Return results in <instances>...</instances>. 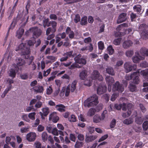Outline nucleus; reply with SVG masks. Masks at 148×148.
<instances>
[{"mask_svg": "<svg viewBox=\"0 0 148 148\" xmlns=\"http://www.w3.org/2000/svg\"><path fill=\"white\" fill-rule=\"evenodd\" d=\"M126 104L125 103H123L122 104H121L119 105H118L117 104H116L115 105V107L117 110H119L122 108V110L125 111L126 110Z\"/></svg>", "mask_w": 148, "mask_h": 148, "instance_id": "nucleus-18", "label": "nucleus"}, {"mask_svg": "<svg viewBox=\"0 0 148 148\" xmlns=\"http://www.w3.org/2000/svg\"><path fill=\"white\" fill-rule=\"evenodd\" d=\"M78 139L80 141H83L84 139V136L82 134H79L77 136Z\"/></svg>", "mask_w": 148, "mask_h": 148, "instance_id": "nucleus-64", "label": "nucleus"}, {"mask_svg": "<svg viewBox=\"0 0 148 148\" xmlns=\"http://www.w3.org/2000/svg\"><path fill=\"white\" fill-rule=\"evenodd\" d=\"M143 127L144 130H146L148 128V121H145L143 124Z\"/></svg>", "mask_w": 148, "mask_h": 148, "instance_id": "nucleus-55", "label": "nucleus"}, {"mask_svg": "<svg viewBox=\"0 0 148 148\" xmlns=\"http://www.w3.org/2000/svg\"><path fill=\"white\" fill-rule=\"evenodd\" d=\"M124 67L126 72L128 73L132 71L136 70L137 68V65L133 64L131 62H127L124 64Z\"/></svg>", "mask_w": 148, "mask_h": 148, "instance_id": "nucleus-5", "label": "nucleus"}, {"mask_svg": "<svg viewBox=\"0 0 148 148\" xmlns=\"http://www.w3.org/2000/svg\"><path fill=\"white\" fill-rule=\"evenodd\" d=\"M140 52L142 55L148 56V49H147L143 47L141 48Z\"/></svg>", "mask_w": 148, "mask_h": 148, "instance_id": "nucleus-27", "label": "nucleus"}, {"mask_svg": "<svg viewBox=\"0 0 148 148\" xmlns=\"http://www.w3.org/2000/svg\"><path fill=\"white\" fill-rule=\"evenodd\" d=\"M83 142L77 140L75 145V148H81L83 147Z\"/></svg>", "mask_w": 148, "mask_h": 148, "instance_id": "nucleus-34", "label": "nucleus"}, {"mask_svg": "<svg viewBox=\"0 0 148 148\" xmlns=\"http://www.w3.org/2000/svg\"><path fill=\"white\" fill-rule=\"evenodd\" d=\"M107 112L106 110L104 111L101 114V116L97 114L95 115L93 118V122L94 123H97L103 120L105 117L104 113L106 114Z\"/></svg>", "mask_w": 148, "mask_h": 148, "instance_id": "nucleus-7", "label": "nucleus"}, {"mask_svg": "<svg viewBox=\"0 0 148 148\" xmlns=\"http://www.w3.org/2000/svg\"><path fill=\"white\" fill-rule=\"evenodd\" d=\"M124 90V88L123 87L118 81H116L113 85L112 90L114 91H118L119 92H122Z\"/></svg>", "mask_w": 148, "mask_h": 148, "instance_id": "nucleus-8", "label": "nucleus"}, {"mask_svg": "<svg viewBox=\"0 0 148 148\" xmlns=\"http://www.w3.org/2000/svg\"><path fill=\"white\" fill-rule=\"evenodd\" d=\"M28 76L27 73H25L20 75L21 78L23 79H26L28 78Z\"/></svg>", "mask_w": 148, "mask_h": 148, "instance_id": "nucleus-58", "label": "nucleus"}, {"mask_svg": "<svg viewBox=\"0 0 148 148\" xmlns=\"http://www.w3.org/2000/svg\"><path fill=\"white\" fill-rule=\"evenodd\" d=\"M116 123V121L114 119H113L110 123V126L111 128H113L115 127V126Z\"/></svg>", "mask_w": 148, "mask_h": 148, "instance_id": "nucleus-57", "label": "nucleus"}, {"mask_svg": "<svg viewBox=\"0 0 148 148\" xmlns=\"http://www.w3.org/2000/svg\"><path fill=\"white\" fill-rule=\"evenodd\" d=\"M26 139L28 141L32 142L34 141L36 137V134L34 132H30L26 135Z\"/></svg>", "mask_w": 148, "mask_h": 148, "instance_id": "nucleus-13", "label": "nucleus"}, {"mask_svg": "<svg viewBox=\"0 0 148 148\" xmlns=\"http://www.w3.org/2000/svg\"><path fill=\"white\" fill-rule=\"evenodd\" d=\"M91 78L93 79L98 80L101 81L103 79L102 76L100 74L99 72L97 71H94L91 75Z\"/></svg>", "mask_w": 148, "mask_h": 148, "instance_id": "nucleus-9", "label": "nucleus"}, {"mask_svg": "<svg viewBox=\"0 0 148 148\" xmlns=\"http://www.w3.org/2000/svg\"><path fill=\"white\" fill-rule=\"evenodd\" d=\"M58 130L56 128L53 129L51 133H52L53 135L58 136Z\"/></svg>", "mask_w": 148, "mask_h": 148, "instance_id": "nucleus-60", "label": "nucleus"}, {"mask_svg": "<svg viewBox=\"0 0 148 148\" xmlns=\"http://www.w3.org/2000/svg\"><path fill=\"white\" fill-rule=\"evenodd\" d=\"M25 44L23 43L21 44L18 47V49L21 50V55L26 59H28L29 57L30 49L27 47Z\"/></svg>", "mask_w": 148, "mask_h": 148, "instance_id": "nucleus-4", "label": "nucleus"}, {"mask_svg": "<svg viewBox=\"0 0 148 148\" xmlns=\"http://www.w3.org/2000/svg\"><path fill=\"white\" fill-rule=\"evenodd\" d=\"M29 16H28L26 18V19L25 18V17L23 18L22 20V22H23L22 24V27H24L25 26L27 23L28 22V20L29 19Z\"/></svg>", "mask_w": 148, "mask_h": 148, "instance_id": "nucleus-47", "label": "nucleus"}, {"mask_svg": "<svg viewBox=\"0 0 148 148\" xmlns=\"http://www.w3.org/2000/svg\"><path fill=\"white\" fill-rule=\"evenodd\" d=\"M87 71L86 70L82 71L79 74V77L82 80H84L87 77Z\"/></svg>", "mask_w": 148, "mask_h": 148, "instance_id": "nucleus-26", "label": "nucleus"}, {"mask_svg": "<svg viewBox=\"0 0 148 148\" xmlns=\"http://www.w3.org/2000/svg\"><path fill=\"white\" fill-rule=\"evenodd\" d=\"M106 90L107 87L106 86H99L97 89V93L99 95L102 94L106 92Z\"/></svg>", "mask_w": 148, "mask_h": 148, "instance_id": "nucleus-16", "label": "nucleus"}, {"mask_svg": "<svg viewBox=\"0 0 148 148\" xmlns=\"http://www.w3.org/2000/svg\"><path fill=\"white\" fill-rule=\"evenodd\" d=\"M140 33L141 37L144 39L146 40L148 38V31L142 32Z\"/></svg>", "mask_w": 148, "mask_h": 148, "instance_id": "nucleus-30", "label": "nucleus"}, {"mask_svg": "<svg viewBox=\"0 0 148 148\" xmlns=\"http://www.w3.org/2000/svg\"><path fill=\"white\" fill-rule=\"evenodd\" d=\"M24 30L22 28H19L16 32V36L18 38L20 39L24 33Z\"/></svg>", "mask_w": 148, "mask_h": 148, "instance_id": "nucleus-20", "label": "nucleus"}, {"mask_svg": "<svg viewBox=\"0 0 148 148\" xmlns=\"http://www.w3.org/2000/svg\"><path fill=\"white\" fill-rule=\"evenodd\" d=\"M11 89V88L7 87L3 91V94L1 95V97L4 98L5 97L7 93Z\"/></svg>", "mask_w": 148, "mask_h": 148, "instance_id": "nucleus-46", "label": "nucleus"}, {"mask_svg": "<svg viewBox=\"0 0 148 148\" xmlns=\"http://www.w3.org/2000/svg\"><path fill=\"white\" fill-rule=\"evenodd\" d=\"M57 23L55 21H49L48 18H45L43 21V26L44 28L49 27L51 25L52 27L48 28L46 30V34L47 35H49L51 32H55L56 30Z\"/></svg>", "mask_w": 148, "mask_h": 148, "instance_id": "nucleus-1", "label": "nucleus"}, {"mask_svg": "<svg viewBox=\"0 0 148 148\" xmlns=\"http://www.w3.org/2000/svg\"><path fill=\"white\" fill-rule=\"evenodd\" d=\"M77 84V81L76 80L74 81L72 83L71 87V91L73 92L76 88V86Z\"/></svg>", "mask_w": 148, "mask_h": 148, "instance_id": "nucleus-41", "label": "nucleus"}, {"mask_svg": "<svg viewBox=\"0 0 148 148\" xmlns=\"http://www.w3.org/2000/svg\"><path fill=\"white\" fill-rule=\"evenodd\" d=\"M108 53L110 55H112L114 52V50L112 45H109L107 48Z\"/></svg>", "mask_w": 148, "mask_h": 148, "instance_id": "nucleus-40", "label": "nucleus"}, {"mask_svg": "<svg viewBox=\"0 0 148 148\" xmlns=\"http://www.w3.org/2000/svg\"><path fill=\"white\" fill-rule=\"evenodd\" d=\"M48 135L45 132H43L42 134V140L44 142L46 141L48 139Z\"/></svg>", "mask_w": 148, "mask_h": 148, "instance_id": "nucleus-43", "label": "nucleus"}, {"mask_svg": "<svg viewBox=\"0 0 148 148\" xmlns=\"http://www.w3.org/2000/svg\"><path fill=\"white\" fill-rule=\"evenodd\" d=\"M108 137V134H106L104 135V136H102L99 140L98 142H100L101 141H102L106 138H107Z\"/></svg>", "mask_w": 148, "mask_h": 148, "instance_id": "nucleus-61", "label": "nucleus"}, {"mask_svg": "<svg viewBox=\"0 0 148 148\" xmlns=\"http://www.w3.org/2000/svg\"><path fill=\"white\" fill-rule=\"evenodd\" d=\"M79 65L75 64H73L70 67H69V68L70 69H75L76 68H78L79 66Z\"/></svg>", "mask_w": 148, "mask_h": 148, "instance_id": "nucleus-63", "label": "nucleus"}, {"mask_svg": "<svg viewBox=\"0 0 148 148\" xmlns=\"http://www.w3.org/2000/svg\"><path fill=\"white\" fill-rule=\"evenodd\" d=\"M16 64L18 66H21L24 65L25 63V60L21 58H18L16 60Z\"/></svg>", "mask_w": 148, "mask_h": 148, "instance_id": "nucleus-32", "label": "nucleus"}, {"mask_svg": "<svg viewBox=\"0 0 148 148\" xmlns=\"http://www.w3.org/2000/svg\"><path fill=\"white\" fill-rule=\"evenodd\" d=\"M46 94L48 95H50L52 92L53 90L52 87L50 86L47 89Z\"/></svg>", "mask_w": 148, "mask_h": 148, "instance_id": "nucleus-56", "label": "nucleus"}, {"mask_svg": "<svg viewBox=\"0 0 148 148\" xmlns=\"http://www.w3.org/2000/svg\"><path fill=\"white\" fill-rule=\"evenodd\" d=\"M49 120H51L54 123H56L59 119V117L57 115L56 112H53L49 116Z\"/></svg>", "mask_w": 148, "mask_h": 148, "instance_id": "nucleus-12", "label": "nucleus"}, {"mask_svg": "<svg viewBox=\"0 0 148 148\" xmlns=\"http://www.w3.org/2000/svg\"><path fill=\"white\" fill-rule=\"evenodd\" d=\"M16 73L15 70L12 68L8 72L9 76L12 79L15 77Z\"/></svg>", "mask_w": 148, "mask_h": 148, "instance_id": "nucleus-24", "label": "nucleus"}, {"mask_svg": "<svg viewBox=\"0 0 148 148\" xmlns=\"http://www.w3.org/2000/svg\"><path fill=\"white\" fill-rule=\"evenodd\" d=\"M133 9L136 10V11L138 13H140L142 9V6L140 5H136L133 7Z\"/></svg>", "mask_w": 148, "mask_h": 148, "instance_id": "nucleus-37", "label": "nucleus"}, {"mask_svg": "<svg viewBox=\"0 0 148 148\" xmlns=\"http://www.w3.org/2000/svg\"><path fill=\"white\" fill-rule=\"evenodd\" d=\"M147 27V25L145 24H142L140 25L138 27V30L140 33H141L142 32L147 31L146 29Z\"/></svg>", "mask_w": 148, "mask_h": 148, "instance_id": "nucleus-25", "label": "nucleus"}, {"mask_svg": "<svg viewBox=\"0 0 148 148\" xmlns=\"http://www.w3.org/2000/svg\"><path fill=\"white\" fill-rule=\"evenodd\" d=\"M73 51H71L66 52V55L67 56H68V57H69L71 58H73L76 56V54L73 53Z\"/></svg>", "mask_w": 148, "mask_h": 148, "instance_id": "nucleus-42", "label": "nucleus"}, {"mask_svg": "<svg viewBox=\"0 0 148 148\" xmlns=\"http://www.w3.org/2000/svg\"><path fill=\"white\" fill-rule=\"evenodd\" d=\"M133 44V42L130 40L125 41L123 44V48L127 49L132 46Z\"/></svg>", "mask_w": 148, "mask_h": 148, "instance_id": "nucleus-21", "label": "nucleus"}, {"mask_svg": "<svg viewBox=\"0 0 148 148\" xmlns=\"http://www.w3.org/2000/svg\"><path fill=\"white\" fill-rule=\"evenodd\" d=\"M133 122L132 119H129L124 120L123 121L124 123L126 125H129L132 123Z\"/></svg>", "mask_w": 148, "mask_h": 148, "instance_id": "nucleus-49", "label": "nucleus"}, {"mask_svg": "<svg viewBox=\"0 0 148 148\" xmlns=\"http://www.w3.org/2000/svg\"><path fill=\"white\" fill-rule=\"evenodd\" d=\"M135 121L137 124L141 125L143 123V120L141 117H136L135 119Z\"/></svg>", "mask_w": 148, "mask_h": 148, "instance_id": "nucleus-36", "label": "nucleus"}, {"mask_svg": "<svg viewBox=\"0 0 148 148\" xmlns=\"http://www.w3.org/2000/svg\"><path fill=\"white\" fill-rule=\"evenodd\" d=\"M96 112V109L94 108H91L88 110L87 113V115L91 116L94 115Z\"/></svg>", "mask_w": 148, "mask_h": 148, "instance_id": "nucleus-29", "label": "nucleus"}, {"mask_svg": "<svg viewBox=\"0 0 148 148\" xmlns=\"http://www.w3.org/2000/svg\"><path fill=\"white\" fill-rule=\"evenodd\" d=\"M140 74L145 79H148V71H142Z\"/></svg>", "mask_w": 148, "mask_h": 148, "instance_id": "nucleus-39", "label": "nucleus"}, {"mask_svg": "<svg viewBox=\"0 0 148 148\" xmlns=\"http://www.w3.org/2000/svg\"><path fill=\"white\" fill-rule=\"evenodd\" d=\"M55 108L57 110L61 112H64L65 111V106L62 104L56 105Z\"/></svg>", "mask_w": 148, "mask_h": 148, "instance_id": "nucleus-19", "label": "nucleus"}, {"mask_svg": "<svg viewBox=\"0 0 148 148\" xmlns=\"http://www.w3.org/2000/svg\"><path fill=\"white\" fill-rule=\"evenodd\" d=\"M121 40V38H119L115 39L113 41V43L116 45H119Z\"/></svg>", "mask_w": 148, "mask_h": 148, "instance_id": "nucleus-53", "label": "nucleus"}, {"mask_svg": "<svg viewBox=\"0 0 148 148\" xmlns=\"http://www.w3.org/2000/svg\"><path fill=\"white\" fill-rule=\"evenodd\" d=\"M81 18L80 15L78 14L75 15V17L74 19V21L75 23H77L80 21Z\"/></svg>", "mask_w": 148, "mask_h": 148, "instance_id": "nucleus-45", "label": "nucleus"}, {"mask_svg": "<svg viewBox=\"0 0 148 148\" xmlns=\"http://www.w3.org/2000/svg\"><path fill=\"white\" fill-rule=\"evenodd\" d=\"M68 120L71 122H75L76 121V118L75 115L72 114L68 118Z\"/></svg>", "mask_w": 148, "mask_h": 148, "instance_id": "nucleus-48", "label": "nucleus"}, {"mask_svg": "<svg viewBox=\"0 0 148 148\" xmlns=\"http://www.w3.org/2000/svg\"><path fill=\"white\" fill-rule=\"evenodd\" d=\"M17 23L16 20L15 19H14L12 22L8 30L12 29L15 27Z\"/></svg>", "mask_w": 148, "mask_h": 148, "instance_id": "nucleus-38", "label": "nucleus"}, {"mask_svg": "<svg viewBox=\"0 0 148 148\" xmlns=\"http://www.w3.org/2000/svg\"><path fill=\"white\" fill-rule=\"evenodd\" d=\"M106 82L109 85H112L114 80L113 77L110 76H107L106 78Z\"/></svg>", "mask_w": 148, "mask_h": 148, "instance_id": "nucleus-23", "label": "nucleus"}, {"mask_svg": "<svg viewBox=\"0 0 148 148\" xmlns=\"http://www.w3.org/2000/svg\"><path fill=\"white\" fill-rule=\"evenodd\" d=\"M29 30L32 31L33 33L32 36L33 38L35 39L38 37L42 33L41 30L37 27H31L29 28Z\"/></svg>", "mask_w": 148, "mask_h": 148, "instance_id": "nucleus-6", "label": "nucleus"}, {"mask_svg": "<svg viewBox=\"0 0 148 148\" xmlns=\"http://www.w3.org/2000/svg\"><path fill=\"white\" fill-rule=\"evenodd\" d=\"M98 47L99 49L102 50L104 48V44L102 41H100L98 43Z\"/></svg>", "mask_w": 148, "mask_h": 148, "instance_id": "nucleus-44", "label": "nucleus"}, {"mask_svg": "<svg viewBox=\"0 0 148 148\" xmlns=\"http://www.w3.org/2000/svg\"><path fill=\"white\" fill-rule=\"evenodd\" d=\"M98 97L96 94H94L89 97L84 102V105L89 108L96 105L98 103Z\"/></svg>", "mask_w": 148, "mask_h": 148, "instance_id": "nucleus-3", "label": "nucleus"}, {"mask_svg": "<svg viewBox=\"0 0 148 148\" xmlns=\"http://www.w3.org/2000/svg\"><path fill=\"white\" fill-rule=\"evenodd\" d=\"M97 137V135H90L86 136L85 138V142L86 143H89L92 142L96 139Z\"/></svg>", "mask_w": 148, "mask_h": 148, "instance_id": "nucleus-17", "label": "nucleus"}, {"mask_svg": "<svg viewBox=\"0 0 148 148\" xmlns=\"http://www.w3.org/2000/svg\"><path fill=\"white\" fill-rule=\"evenodd\" d=\"M42 112L43 113L40 112V114L42 118L43 119V116H46L49 113V109L48 108H43L42 109Z\"/></svg>", "mask_w": 148, "mask_h": 148, "instance_id": "nucleus-28", "label": "nucleus"}, {"mask_svg": "<svg viewBox=\"0 0 148 148\" xmlns=\"http://www.w3.org/2000/svg\"><path fill=\"white\" fill-rule=\"evenodd\" d=\"M132 59L134 63H137L139 62L141 60H143L144 58L140 56L139 52L138 51L135 52V55L132 57Z\"/></svg>", "mask_w": 148, "mask_h": 148, "instance_id": "nucleus-10", "label": "nucleus"}, {"mask_svg": "<svg viewBox=\"0 0 148 148\" xmlns=\"http://www.w3.org/2000/svg\"><path fill=\"white\" fill-rule=\"evenodd\" d=\"M139 74V72H135L133 73L130 75H127L125 76V78L126 80H122L123 83L125 86L127 84V81L133 78V82L135 84H138L140 82L139 76H138Z\"/></svg>", "mask_w": 148, "mask_h": 148, "instance_id": "nucleus-2", "label": "nucleus"}, {"mask_svg": "<svg viewBox=\"0 0 148 148\" xmlns=\"http://www.w3.org/2000/svg\"><path fill=\"white\" fill-rule=\"evenodd\" d=\"M126 16L127 14L126 13H123L121 14L119 16L117 23L119 24L125 21L126 20Z\"/></svg>", "mask_w": 148, "mask_h": 148, "instance_id": "nucleus-15", "label": "nucleus"}, {"mask_svg": "<svg viewBox=\"0 0 148 148\" xmlns=\"http://www.w3.org/2000/svg\"><path fill=\"white\" fill-rule=\"evenodd\" d=\"M31 90H33L35 92L37 93H42L44 89L42 86L37 85L32 88Z\"/></svg>", "mask_w": 148, "mask_h": 148, "instance_id": "nucleus-14", "label": "nucleus"}, {"mask_svg": "<svg viewBox=\"0 0 148 148\" xmlns=\"http://www.w3.org/2000/svg\"><path fill=\"white\" fill-rule=\"evenodd\" d=\"M80 22V24L82 25H86L87 23V17L85 16L82 17Z\"/></svg>", "mask_w": 148, "mask_h": 148, "instance_id": "nucleus-33", "label": "nucleus"}, {"mask_svg": "<svg viewBox=\"0 0 148 148\" xmlns=\"http://www.w3.org/2000/svg\"><path fill=\"white\" fill-rule=\"evenodd\" d=\"M139 107L142 112L143 113L145 112L146 110V108L143 104L140 103L139 104Z\"/></svg>", "mask_w": 148, "mask_h": 148, "instance_id": "nucleus-62", "label": "nucleus"}, {"mask_svg": "<svg viewBox=\"0 0 148 148\" xmlns=\"http://www.w3.org/2000/svg\"><path fill=\"white\" fill-rule=\"evenodd\" d=\"M133 105L131 103H128L126 105V109H127V113L128 114V116H130L132 113V110L133 109Z\"/></svg>", "mask_w": 148, "mask_h": 148, "instance_id": "nucleus-22", "label": "nucleus"}, {"mask_svg": "<svg viewBox=\"0 0 148 148\" xmlns=\"http://www.w3.org/2000/svg\"><path fill=\"white\" fill-rule=\"evenodd\" d=\"M136 86L135 85L132 84H130L129 88L131 91L132 92L134 91L136 89Z\"/></svg>", "mask_w": 148, "mask_h": 148, "instance_id": "nucleus-51", "label": "nucleus"}, {"mask_svg": "<svg viewBox=\"0 0 148 148\" xmlns=\"http://www.w3.org/2000/svg\"><path fill=\"white\" fill-rule=\"evenodd\" d=\"M36 114V113L35 112L29 113L28 115V117L32 120H34L35 119V116Z\"/></svg>", "mask_w": 148, "mask_h": 148, "instance_id": "nucleus-54", "label": "nucleus"}, {"mask_svg": "<svg viewBox=\"0 0 148 148\" xmlns=\"http://www.w3.org/2000/svg\"><path fill=\"white\" fill-rule=\"evenodd\" d=\"M106 72L110 75H114L115 74L113 68L111 67H108L106 69Z\"/></svg>", "mask_w": 148, "mask_h": 148, "instance_id": "nucleus-31", "label": "nucleus"}, {"mask_svg": "<svg viewBox=\"0 0 148 148\" xmlns=\"http://www.w3.org/2000/svg\"><path fill=\"white\" fill-rule=\"evenodd\" d=\"M76 137L74 134H70L69 135V139L71 141L75 142L76 139Z\"/></svg>", "mask_w": 148, "mask_h": 148, "instance_id": "nucleus-52", "label": "nucleus"}, {"mask_svg": "<svg viewBox=\"0 0 148 148\" xmlns=\"http://www.w3.org/2000/svg\"><path fill=\"white\" fill-rule=\"evenodd\" d=\"M80 55H78L75 57L74 60L75 62L80 64L85 65L86 63V60L83 58H80Z\"/></svg>", "mask_w": 148, "mask_h": 148, "instance_id": "nucleus-11", "label": "nucleus"}, {"mask_svg": "<svg viewBox=\"0 0 148 148\" xmlns=\"http://www.w3.org/2000/svg\"><path fill=\"white\" fill-rule=\"evenodd\" d=\"M50 32L52 33V34L50 35H48V37L47 38V40H50L53 38L55 36L54 33L55 32H53L52 31L51 32Z\"/></svg>", "mask_w": 148, "mask_h": 148, "instance_id": "nucleus-59", "label": "nucleus"}, {"mask_svg": "<svg viewBox=\"0 0 148 148\" xmlns=\"http://www.w3.org/2000/svg\"><path fill=\"white\" fill-rule=\"evenodd\" d=\"M134 53L133 50H128L125 53V55L127 57H131Z\"/></svg>", "mask_w": 148, "mask_h": 148, "instance_id": "nucleus-50", "label": "nucleus"}, {"mask_svg": "<svg viewBox=\"0 0 148 148\" xmlns=\"http://www.w3.org/2000/svg\"><path fill=\"white\" fill-rule=\"evenodd\" d=\"M30 6V0H28L27 1V4L25 6V9L26 10V13L25 14V15H27L29 13V9Z\"/></svg>", "mask_w": 148, "mask_h": 148, "instance_id": "nucleus-35", "label": "nucleus"}]
</instances>
